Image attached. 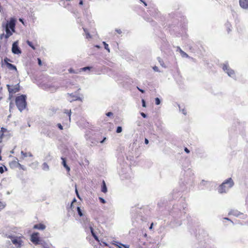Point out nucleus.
Here are the masks:
<instances>
[{
  "label": "nucleus",
  "instance_id": "nucleus-1",
  "mask_svg": "<svg viewBox=\"0 0 248 248\" xmlns=\"http://www.w3.org/2000/svg\"><path fill=\"white\" fill-rule=\"evenodd\" d=\"M16 104L20 111H22L26 108V96L25 95H20L16 98Z\"/></svg>",
  "mask_w": 248,
  "mask_h": 248
},
{
  "label": "nucleus",
  "instance_id": "nucleus-2",
  "mask_svg": "<svg viewBox=\"0 0 248 248\" xmlns=\"http://www.w3.org/2000/svg\"><path fill=\"white\" fill-rule=\"evenodd\" d=\"M233 184L234 183L232 178L228 179L219 186L218 192L220 193L226 192L232 186Z\"/></svg>",
  "mask_w": 248,
  "mask_h": 248
},
{
  "label": "nucleus",
  "instance_id": "nucleus-3",
  "mask_svg": "<svg viewBox=\"0 0 248 248\" xmlns=\"http://www.w3.org/2000/svg\"><path fill=\"white\" fill-rule=\"evenodd\" d=\"M71 109H64L61 115L60 119L63 125L68 124L71 121Z\"/></svg>",
  "mask_w": 248,
  "mask_h": 248
},
{
  "label": "nucleus",
  "instance_id": "nucleus-4",
  "mask_svg": "<svg viewBox=\"0 0 248 248\" xmlns=\"http://www.w3.org/2000/svg\"><path fill=\"white\" fill-rule=\"evenodd\" d=\"M13 244L17 248H20L22 245L23 241L22 240V236L17 237V236H10L9 237Z\"/></svg>",
  "mask_w": 248,
  "mask_h": 248
},
{
  "label": "nucleus",
  "instance_id": "nucleus-5",
  "mask_svg": "<svg viewBox=\"0 0 248 248\" xmlns=\"http://www.w3.org/2000/svg\"><path fill=\"white\" fill-rule=\"evenodd\" d=\"M7 87L10 94L15 93L20 90V86L19 83L13 86H11L9 85H7Z\"/></svg>",
  "mask_w": 248,
  "mask_h": 248
},
{
  "label": "nucleus",
  "instance_id": "nucleus-6",
  "mask_svg": "<svg viewBox=\"0 0 248 248\" xmlns=\"http://www.w3.org/2000/svg\"><path fill=\"white\" fill-rule=\"evenodd\" d=\"M39 234L38 232H34L31 236V242L35 245L40 244V240Z\"/></svg>",
  "mask_w": 248,
  "mask_h": 248
},
{
  "label": "nucleus",
  "instance_id": "nucleus-7",
  "mask_svg": "<svg viewBox=\"0 0 248 248\" xmlns=\"http://www.w3.org/2000/svg\"><path fill=\"white\" fill-rule=\"evenodd\" d=\"M12 51L14 54H19L21 53V51L18 46V42H15L12 45Z\"/></svg>",
  "mask_w": 248,
  "mask_h": 248
},
{
  "label": "nucleus",
  "instance_id": "nucleus-8",
  "mask_svg": "<svg viewBox=\"0 0 248 248\" xmlns=\"http://www.w3.org/2000/svg\"><path fill=\"white\" fill-rule=\"evenodd\" d=\"M16 21L14 19L11 18L9 23H7L5 25V28H8L9 29H11L12 32L15 31Z\"/></svg>",
  "mask_w": 248,
  "mask_h": 248
},
{
  "label": "nucleus",
  "instance_id": "nucleus-9",
  "mask_svg": "<svg viewBox=\"0 0 248 248\" xmlns=\"http://www.w3.org/2000/svg\"><path fill=\"white\" fill-rule=\"evenodd\" d=\"M6 34L4 33L0 35V38L2 39V37L4 36L5 39H8L10 36H11L13 34L12 31H11L10 29H8V28H5Z\"/></svg>",
  "mask_w": 248,
  "mask_h": 248
},
{
  "label": "nucleus",
  "instance_id": "nucleus-10",
  "mask_svg": "<svg viewBox=\"0 0 248 248\" xmlns=\"http://www.w3.org/2000/svg\"><path fill=\"white\" fill-rule=\"evenodd\" d=\"M239 4L243 9H248V0H240Z\"/></svg>",
  "mask_w": 248,
  "mask_h": 248
},
{
  "label": "nucleus",
  "instance_id": "nucleus-11",
  "mask_svg": "<svg viewBox=\"0 0 248 248\" xmlns=\"http://www.w3.org/2000/svg\"><path fill=\"white\" fill-rule=\"evenodd\" d=\"M33 228L34 229L44 230L46 228V226L42 223H39L34 225L33 227Z\"/></svg>",
  "mask_w": 248,
  "mask_h": 248
},
{
  "label": "nucleus",
  "instance_id": "nucleus-12",
  "mask_svg": "<svg viewBox=\"0 0 248 248\" xmlns=\"http://www.w3.org/2000/svg\"><path fill=\"white\" fill-rule=\"evenodd\" d=\"M61 159L62 160V165L65 168V169L68 172H69V171H70V168L67 165L65 158L62 157H61Z\"/></svg>",
  "mask_w": 248,
  "mask_h": 248
},
{
  "label": "nucleus",
  "instance_id": "nucleus-13",
  "mask_svg": "<svg viewBox=\"0 0 248 248\" xmlns=\"http://www.w3.org/2000/svg\"><path fill=\"white\" fill-rule=\"evenodd\" d=\"M69 95L72 98L71 100L70 101L71 102L77 100H79L80 101H82V99L81 97L75 95L73 93L69 94Z\"/></svg>",
  "mask_w": 248,
  "mask_h": 248
},
{
  "label": "nucleus",
  "instance_id": "nucleus-14",
  "mask_svg": "<svg viewBox=\"0 0 248 248\" xmlns=\"http://www.w3.org/2000/svg\"><path fill=\"white\" fill-rule=\"evenodd\" d=\"M90 231H91V233H92V236L93 237V238H94V239L95 240H96L97 241H99V239L97 237V236L96 235V234L95 233V232H94V231H93V228L92 227V226H90Z\"/></svg>",
  "mask_w": 248,
  "mask_h": 248
},
{
  "label": "nucleus",
  "instance_id": "nucleus-15",
  "mask_svg": "<svg viewBox=\"0 0 248 248\" xmlns=\"http://www.w3.org/2000/svg\"><path fill=\"white\" fill-rule=\"evenodd\" d=\"M7 67L12 70H15L16 71H17V68L15 65L14 64H12L10 63H7V65H6Z\"/></svg>",
  "mask_w": 248,
  "mask_h": 248
},
{
  "label": "nucleus",
  "instance_id": "nucleus-16",
  "mask_svg": "<svg viewBox=\"0 0 248 248\" xmlns=\"http://www.w3.org/2000/svg\"><path fill=\"white\" fill-rule=\"evenodd\" d=\"M101 191L103 193H106L107 192V188L104 180L102 181V186L101 188Z\"/></svg>",
  "mask_w": 248,
  "mask_h": 248
},
{
  "label": "nucleus",
  "instance_id": "nucleus-17",
  "mask_svg": "<svg viewBox=\"0 0 248 248\" xmlns=\"http://www.w3.org/2000/svg\"><path fill=\"white\" fill-rule=\"evenodd\" d=\"M10 165L11 167H18L21 166V165L16 161H13L10 163Z\"/></svg>",
  "mask_w": 248,
  "mask_h": 248
},
{
  "label": "nucleus",
  "instance_id": "nucleus-18",
  "mask_svg": "<svg viewBox=\"0 0 248 248\" xmlns=\"http://www.w3.org/2000/svg\"><path fill=\"white\" fill-rule=\"evenodd\" d=\"M84 31L85 32L86 37L87 39H90L92 38V36L90 35L89 31L86 28H83Z\"/></svg>",
  "mask_w": 248,
  "mask_h": 248
},
{
  "label": "nucleus",
  "instance_id": "nucleus-19",
  "mask_svg": "<svg viewBox=\"0 0 248 248\" xmlns=\"http://www.w3.org/2000/svg\"><path fill=\"white\" fill-rule=\"evenodd\" d=\"M27 44L31 47L33 50H35L36 48L35 47V45H34L32 42L31 41L27 40L26 42Z\"/></svg>",
  "mask_w": 248,
  "mask_h": 248
},
{
  "label": "nucleus",
  "instance_id": "nucleus-20",
  "mask_svg": "<svg viewBox=\"0 0 248 248\" xmlns=\"http://www.w3.org/2000/svg\"><path fill=\"white\" fill-rule=\"evenodd\" d=\"M229 76H232L234 75V71L230 68H228V70L226 72Z\"/></svg>",
  "mask_w": 248,
  "mask_h": 248
},
{
  "label": "nucleus",
  "instance_id": "nucleus-21",
  "mask_svg": "<svg viewBox=\"0 0 248 248\" xmlns=\"http://www.w3.org/2000/svg\"><path fill=\"white\" fill-rule=\"evenodd\" d=\"M6 132H7V130L6 128H4V127H1L0 129V133H1L0 137H2L3 136L4 133Z\"/></svg>",
  "mask_w": 248,
  "mask_h": 248
},
{
  "label": "nucleus",
  "instance_id": "nucleus-22",
  "mask_svg": "<svg viewBox=\"0 0 248 248\" xmlns=\"http://www.w3.org/2000/svg\"><path fill=\"white\" fill-rule=\"evenodd\" d=\"M43 169L45 170H48L49 169L48 165L46 163H44L42 165Z\"/></svg>",
  "mask_w": 248,
  "mask_h": 248
},
{
  "label": "nucleus",
  "instance_id": "nucleus-23",
  "mask_svg": "<svg viewBox=\"0 0 248 248\" xmlns=\"http://www.w3.org/2000/svg\"><path fill=\"white\" fill-rule=\"evenodd\" d=\"M103 44H104L105 48L108 51V52H109V48L108 47V45L105 42H103Z\"/></svg>",
  "mask_w": 248,
  "mask_h": 248
},
{
  "label": "nucleus",
  "instance_id": "nucleus-24",
  "mask_svg": "<svg viewBox=\"0 0 248 248\" xmlns=\"http://www.w3.org/2000/svg\"><path fill=\"white\" fill-rule=\"evenodd\" d=\"M77 211H78V215L80 217H82L83 216V214H82V211L79 207H77Z\"/></svg>",
  "mask_w": 248,
  "mask_h": 248
},
{
  "label": "nucleus",
  "instance_id": "nucleus-25",
  "mask_svg": "<svg viewBox=\"0 0 248 248\" xmlns=\"http://www.w3.org/2000/svg\"><path fill=\"white\" fill-rule=\"evenodd\" d=\"M223 69L225 71H227L228 70V68H230L228 65L227 64H224L222 67Z\"/></svg>",
  "mask_w": 248,
  "mask_h": 248
},
{
  "label": "nucleus",
  "instance_id": "nucleus-26",
  "mask_svg": "<svg viewBox=\"0 0 248 248\" xmlns=\"http://www.w3.org/2000/svg\"><path fill=\"white\" fill-rule=\"evenodd\" d=\"M122 131V128L121 126H118L116 129V132L117 133H121Z\"/></svg>",
  "mask_w": 248,
  "mask_h": 248
},
{
  "label": "nucleus",
  "instance_id": "nucleus-27",
  "mask_svg": "<svg viewBox=\"0 0 248 248\" xmlns=\"http://www.w3.org/2000/svg\"><path fill=\"white\" fill-rule=\"evenodd\" d=\"M4 62L6 65H7V63H9V62H11V60L8 58H5L4 59Z\"/></svg>",
  "mask_w": 248,
  "mask_h": 248
},
{
  "label": "nucleus",
  "instance_id": "nucleus-28",
  "mask_svg": "<svg viewBox=\"0 0 248 248\" xmlns=\"http://www.w3.org/2000/svg\"><path fill=\"white\" fill-rule=\"evenodd\" d=\"M155 104L157 105H158L160 104V99L158 97L155 98Z\"/></svg>",
  "mask_w": 248,
  "mask_h": 248
},
{
  "label": "nucleus",
  "instance_id": "nucleus-29",
  "mask_svg": "<svg viewBox=\"0 0 248 248\" xmlns=\"http://www.w3.org/2000/svg\"><path fill=\"white\" fill-rule=\"evenodd\" d=\"M5 205L2 202H0V210H2L4 208Z\"/></svg>",
  "mask_w": 248,
  "mask_h": 248
},
{
  "label": "nucleus",
  "instance_id": "nucleus-30",
  "mask_svg": "<svg viewBox=\"0 0 248 248\" xmlns=\"http://www.w3.org/2000/svg\"><path fill=\"white\" fill-rule=\"evenodd\" d=\"M99 200L101 202H102L103 203H106V201L103 198H102L101 197H99Z\"/></svg>",
  "mask_w": 248,
  "mask_h": 248
},
{
  "label": "nucleus",
  "instance_id": "nucleus-31",
  "mask_svg": "<svg viewBox=\"0 0 248 248\" xmlns=\"http://www.w3.org/2000/svg\"><path fill=\"white\" fill-rule=\"evenodd\" d=\"M57 126L60 130L63 129V126L60 123L57 124Z\"/></svg>",
  "mask_w": 248,
  "mask_h": 248
},
{
  "label": "nucleus",
  "instance_id": "nucleus-32",
  "mask_svg": "<svg viewBox=\"0 0 248 248\" xmlns=\"http://www.w3.org/2000/svg\"><path fill=\"white\" fill-rule=\"evenodd\" d=\"M69 73H78V72H75V71H74V70L73 69H72V68H70V69H69Z\"/></svg>",
  "mask_w": 248,
  "mask_h": 248
},
{
  "label": "nucleus",
  "instance_id": "nucleus-33",
  "mask_svg": "<svg viewBox=\"0 0 248 248\" xmlns=\"http://www.w3.org/2000/svg\"><path fill=\"white\" fill-rule=\"evenodd\" d=\"M90 68H91V67H85L80 69V70L82 71H86L87 69L90 70Z\"/></svg>",
  "mask_w": 248,
  "mask_h": 248
},
{
  "label": "nucleus",
  "instance_id": "nucleus-34",
  "mask_svg": "<svg viewBox=\"0 0 248 248\" xmlns=\"http://www.w3.org/2000/svg\"><path fill=\"white\" fill-rule=\"evenodd\" d=\"M38 64L39 66H41L42 65V61L40 58L37 59Z\"/></svg>",
  "mask_w": 248,
  "mask_h": 248
},
{
  "label": "nucleus",
  "instance_id": "nucleus-35",
  "mask_svg": "<svg viewBox=\"0 0 248 248\" xmlns=\"http://www.w3.org/2000/svg\"><path fill=\"white\" fill-rule=\"evenodd\" d=\"M21 155L24 156V157H27V153H24L23 151H21Z\"/></svg>",
  "mask_w": 248,
  "mask_h": 248
},
{
  "label": "nucleus",
  "instance_id": "nucleus-36",
  "mask_svg": "<svg viewBox=\"0 0 248 248\" xmlns=\"http://www.w3.org/2000/svg\"><path fill=\"white\" fill-rule=\"evenodd\" d=\"M107 116L109 117L113 115V113L111 112H108L106 113Z\"/></svg>",
  "mask_w": 248,
  "mask_h": 248
},
{
  "label": "nucleus",
  "instance_id": "nucleus-37",
  "mask_svg": "<svg viewBox=\"0 0 248 248\" xmlns=\"http://www.w3.org/2000/svg\"><path fill=\"white\" fill-rule=\"evenodd\" d=\"M182 54H183L184 56H186V57H187L188 55L185 52L183 51L182 50L180 51Z\"/></svg>",
  "mask_w": 248,
  "mask_h": 248
},
{
  "label": "nucleus",
  "instance_id": "nucleus-38",
  "mask_svg": "<svg viewBox=\"0 0 248 248\" xmlns=\"http://www.w3.org/2000/svg\"><path fill=\"white\" fill-rule=\"evenodd\" d=\"M142 106L143 107H146L145 101L144 99L142 100Z\"/></svg>",
  "mask_w": 248,
  "mask_h": 248
},
{
  "label": "nucleus",
  "instance_id": "nucleus-39",
  "mask_svg": "<svg viewBox=\"0 0 248 248\" xmlns=\"http://www.w3.org/2000/svg\"><path fill=\"white\" fill-rule=\"evenodd\" d=\"M4 172V170L2 167H0V173H2Z\"/></svg>",
  "mask_w": 248,
  "mask_h": 248
},
{
  "label": "nucleus",
  "instance_id": "nucleus-40",
  "mask_svg": "<svg viewBox=\"0 0 248 248\" xmlns=\"http://www.w3.org/2000/svg\"><path fill=\"white\" fill-rule=\"evenodd\" d=\"M184 150L187 154L189 153L190 152L189 150L186 147L185 148Z\"/></svg>",
  "mask_w": 248,
  "mask_h": 248
},
{
  "label": "nucleus",
  "instance_id": "nucleus-41",
  "mask_svg": "<svg viewBox=\"0 0 248 248\" xmlns=\"http://www.w3.org/2000/svg\"><path fill=\"white\" fill-rule=\"evenodd\" d=\"M153 69L155 71H158V67L157 66L154 67Z\"/></svg>",
  "mask_w": 248,
  "mask_h": 248
},
{
  "label": "nucleus",
  "instance_id": "nucleus-42",
  "mask_svg": "<svg viewBox=\"0 0 248 248\" xmlns=\"http://www.w3.org/2000/svg\"><path fill=\"white\" fill-rule=\"evenodd\" d=\"M141 115L143 117V118H146V115L143 112H142L141 113Z\"/></svg>",
  "mask_w": 248,
  "mask_h": 248
},
{
  "label": "nucleus",
  "instance_id": "nucleus-43",
  "mask_svg": "<svg viewBox=\"0 0 248 248\" xmlns=\"http://www.w3.org/2000/svg\"><path fill=\"white\" fill-rule=\"evenodd\" d=\"M138 89L142 93H144V91L143 90L140 89L139 88H138Z\"/></svg>",
  "mask_w": 248,
  "mask_h": 248
},
{
  "label": "nucleus",
  "instance_id": "nucleus-44",
  "mask_svg": "<svg viewBox=\"0 0 248 248\" xmlns=\"http://www.w3.org/2000/svg\"><path fill=\"white\" fill-rule=\"evenodd\" d=\"M140 1L143 2V3L144 4V6H147V3H146V2L143 1L142 0H140Z\"/></svg>",
  "mask_w": 248,
  "mask_h": 248
},
{
  "label": "nucleus",
  "instance_id": "nucleus-45",
  "mask_svg": "<svg viewBox=\"0 0 248 248\" xmlns=\"http://www.w3.org/2000/svg\"><path fill=\"white\" fill-rule=\"evenodd\" d=\"M145 143L147 144L149 143V141L147 139H145Z\"/></svg>",
  "mask_w": 248,
  "mask_h": 248
},
{
  "label": "nucleus",
  "instance_id": "nucleus-46",
  "mask_svg": "<svg viewBox=\"0 0 248 248\" xmlns=\"http://www.w3.org/2000/svg\"><path fill=\"white\" fill-rule=\"evenodd\" d=\"M153 225H154L153 223H151V225H150V228H149V229H150V230H151V229H152L153 226Z\"/></svg>",
  "mask_w": 248,
  "mask_h": 248
},
{
  "label": "nucleus",
  "instance_id": "nucleus-47",
  "mask_svg": "<svg viewBox=\"0 0 248 248\" xmlns=\"http://www.w3.org/2000/svg\"><path fill=\"white\" fill-rule=\"evenodd\" d=\"M79 4L80 5H83V0H80Z\"/></svg>",
  "mask_w": 248,
  "mask_h": 248
},
{
  "label": "nucleus",
  "instance_id": "nucleus-48",
  "mask_svg": "<svg viewBox=\"0 0 248 248\" xmlns=\"http://www.w3.org/2000/svg\"><path fill=\"white\" fill-rule=\"evenodd\" d=\"M76 193H77V196H78V198H79V195H78V190H77V189H76Z\"/></svg>",
  "mask_w": 248,
  "mask_h": 248
},
{
  "label": "nucleus",
  "instance_id": "nucleus-49",
  "mask_svg": "<svg viewBox=\"0 0 248 248\" xmlns=\"http://www.w3.org/2000/svg\"><path fill=\"white\" fill-rule=\"evenodd\" d=\"M17 167H19L20 168L24 170L23 168V166L21 165V166H18Z\"/></svg>",
  "mask_w": 248,
  "mask_h": 248
},
{
  "label": "nucleus",
  "instance_id": "nucleus-50",
  "mask_svg": "<svg viewBox=\"0 0 248 248\" xmlns=\"http://www.w3.org/2000/svg\"><path fill=\"white\" fill-rule=\"evenodd\" d=\"M123 246L125 248H129V247L128 246H125V245H123Z\"/></svg>",
  "mask_w": 248,
  "mask_h": 248
},
{
  "label": "nucleus",
  "instance_id": "nucleus-51",
  "mask_svg": "<svg viewBox=\"0 0 248 248\" xmlns=\"http://www.w3.org/2000/svg\"><path fill=\"white\" fill-rule=\"evenodd\" d=\"M106 140V138H105L104 139V140L101 141V142H103L104 141V140Z\"/></svg>",
  "mask_w": 248,
  "mask_h": 248
},
{
  "label": "nucleus",
  "instance_id": "nucleus-52",
  "mask_svg": "<svg viewBox=\"0 0 248 248\" xmlns=\"http://www.w3.org/2000/svg\"><path fill=\"white\" fill-rule=\"evenodd\" d=\"M76 199H74V200H73V202H76Z\"/></svg>",
  "mask_w": 248,
  "mask_h": 248
},
{
  "label": "nucleus",
  "instance_id": "nucleus-53",
  "mask_svg": "<svg viewBox=\"0 0 248 248\" xmlns=\"http://www.w3.org/2000/svg\"><path fill=\"white\" fill-rule=\"evenodd\" d=\"M117 246H118V248H122L121 247L118 246L117 245H116Z\"/></svg>",
  "mask_w": 248,
  "mask_h": 248
},
{
  "label": "nucleus",
  "instance_id": "nucleus-54",
  "mask_svg": "<svg viewBox=\"0 0 248 248\" xmlns=\"http://www.w3.org/2000/svg\"><path fill=\"white\" fill-rule=\"evenodd\" d=\"M226 219L229 220L228 218H225Z\"/></svg>",
  "mask_w": 248,
  "mask_h": 248
},
{
  "label": "nucleus",
  "instance_id": "nucleus-55",
  "mask_svg": "<svg viewBox=\"0 0 248 248\" xmlns=\"http://www.w3.org/2000/svg\"><path fill=\"white\" fill-rule=\"evenodd\" d=\"M1 97H0V100L1 99Z\"/></svg>",
  "mask_w": 248,
  "mask_h": 248
}]
</instances>
